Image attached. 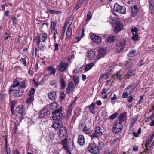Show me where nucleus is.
I'll use <instances>...</instances> for the list:
<instances>
[{
    "label": "nucleus",
    "instance_id": "nucleus-45",
    "mask_svg": "<svg viewBox=\"0 0 154 154\" xmlns=\"http://www.w3.org/2000/svg\"><path fill=\"white\" fill-rule=\"evenodd\" d=\"M73 80L76 84H78L79 82V78L77 76H74L73 77Z\"/></svg>",
    "mask_w": 154,
    "mask_h": 154
},
{
    "label": "nucleus",
    "instance_id": "nucleus-50",
    "mask_svg": "<svg viewBox=\"0 0 154 154\" xmlns=\"http://www.w3.org/2000/svg\"><path fill=\"white\" fill-rule=\"evenodd\" d=\"M20 83L21 84L20 87L22 88H25L27 86V85H26L25 81H24L23 82H21Z\"/></svg>",
    "mask_w": 154,
    "mask_h": 154
},
{
    "label": "nucleus",
    "instance_id": "nucleus-29",
    "mask_svg": "<svg viewBox=\"0 0 154 154\" xmlns=\"http://www.w3.org/2000/svg\"><path fill=\"white\" fill-rule=\"evenodd\" d=\"M126 118V113L123 112L121 114L119 117V119L120 121H125Z\"/></svg>",
    "mask_w": 154,
    "mask_h": 154
},
{
    "label": "nucleus",
    "instance_id": "nucleus-31",
    "mask_svg": "<svg viewBox=\"0 0 154 154\" xmlns=\"http://www.w3.org/2000/svg\"><path fill=\"white\" fill-rule=\"evenodd\" d=\"M94 65V64L93 63H91L87 64L84 67L85 71H87L90 69Z\"/></svg>",
    "mask_w": 154,
    "mask_h": 154
},
{
    "label": "nucleus",
    "instance_id": "nucleus-49",
    "mask_svg": "<svg viewBox=\"0 0 154 154\" xmlns=\"http://www.w3.org/2000/svg\"><path fill=\"white\" fill-rule=\"evenodd\" d=\"M129 93L128 92H125L123 93L122 97L124 98H126L128 97Z\"/></svg>",
    "mask_w": 154,
    "mask_h": 154
},
{
    "label": "nucleus",
    "instance_id": "nucleus-32",
    "mask_svg": "<svg viewBox=\"0 0 154 154\" xmlns=\"http://www.w3.org/2000/svg\"><path fill=\"white\" fill-rule=\"evenodd\" d=\"M49 74H50L51 75L54 74L55 75V74L56 72V70L55 69L53 68L51 66L49 67Z\"/></svg>",
    "mask_w": 154,
    "mask_h": 154
},
{
    "label": "nucleus",
    "instance_id": "nucleus-16",
    "mask_svg": "<svg viewBox=\"0 0 154 154\" xmlns=\"http://www.w3.org/2000/svg\"><path fill=\"white\" fill-rule=\"evenodd\" d=\"M67 131L65 127H62L60 128L59 130V135L61 137H63L66 134Z\"/></svg>",
    "mask_w": 154,
    "mask_h": 154
},
{
    "label": "nucleus",
    "instance_id": "nucleus-38",
    "mask_svg": "<svg viewBox=\"0 0 154 154\" xmlns=\"http://www.w3.org/2000/svg\"><path fill=\"white\" fill-rule=\"evenodd\" d=\"M51 26H50V28L51 29H52L53 30H55V28L56 26V23L53 21H51Z\"/></svg>",
    "mask_w": 154,
    "mask_h": 154
},
{
    "label": "nucleus",
    "instance_id": "nucleus-8",
    "mask_svg": "<svg viewBox=\"0 0 154 154\" xmlns=\"http://www.w3.org/2000/svg\"><path fill=\"white\" fill-rule=\"evenodd\" d=\"M114 10L115 11L121 14H124L126 11L125 7L122 6L117 3L115 4Z\"/></svg>",
    "mask_w": 154,
    "mask_h": 154
},
{
    "label": "nucleus",
    "instance_id": "nucleus-42",
    "mask_svg": "<svg viewBox=\"0 0 154 154\" xmlns=\"http://www.w3.org/2000/svg\"><path fill=\"white\" fill-rule=\"evenodd\" d=\"M138 36L137 33H135L133 34V36L132 37V39L134 41H136L138 39Z\"/></svg>",
    "mask_w": 154,
    "mask_h": 154
},
{
    "label": "nucleus",
    "instance_id": "nucleus-62",
    "mask_svg": "<svg viewBox=\"0 0 154 154\" xmlns=\"http://www.w3.org/2000/svg\"><path fill=\"white\" fill-rule=\"evenodd\" d=\"M81 5L82 4L80 3H78L76 5L75 7V9H76V11L79 9Z\"/></svg>",
    "mask_w": 154,
    "mask_h": 154
},
{
    "label": "nucleus",
    "instance_id": "nucleus-2",
    "mask_svg": "<svg viewBox=\"0 0 154 154\" xmlns=\"http://www.w3.org/2000/svg\"><path fill=\"white\" fill-rule=\"evenodd\" d=\"M100 148L95 143H90L88 147L89 151L93 154H97L99 152Z\"/></svg>",
    "mask_w": 154,
    "mask_h": 154
},
{
    "label": "nucleus",
    "instance_id": "nucleus-63",
    "mask_svg": "<svg viewBox=\"0 0 154 154\" xmlns=\"http://www.w3.org/2000/svg\"><path fill=\"white\" fill-rule=\"evenodd\" d=\"M15 105L14 102H12L11 103V109H14Z\"/></svg>",
    "mask_w": 154,
    "mask_h": 154
},
{
    "label": "nucleus",
    "instance_id": "nucleus-20",
    "mask_svg": "<svg viewBox=\"0 0 154 154\" xmlns=\"http://www.w3.org/2000/svg\"><path fill=\"white\" fill-rule=\"evenodd\" d=\"M131 63L130 60L124 62L123 64V67L125 69H129L130 68H132L134 66H130Z\"/></svg>",
    "mask_w": 154,
    "mask_h": 154
},
{
    "label": "nucleus",
    "instance_id": "nucleus-34",
    "mask_svg": "<svg viewBox=\"0 0 154 154\" xmlns=\"http://www.w3.org/2000/svg\"><path fill=\"white\" fill-rule=\"evenodd\" d=\"M109 76L108 73L103 74L101 75L99 77L100 80L106 79Z\"/></svg>",
    "mask_w": 154,
    "mask_h": 154
},
{
    "label": "nucleus",
    "instance_id": "nucleus-21",
    "mask_svg": "<svg viewBox=\"0 0 154 154\" xmlns=\"http://www.w3.org/2000/svg\"><path fill=\"white\" fill-rule=\"evenodd\" d=\"M154 137V131L149 135V137L146 139V146L149 145L151 143Z\"/></svg>",
    "mask_w": 154,
    "mask_h": 154
},
{
    "label": "nucleus",
    "instance_id": "nucleus-15",
    "mask_svg": "<svg viewBox=\"0 0 154 154\" xmlns=\"http://www.w3.org/2000/svg\"><path fill=\"white\" fill-rule=\"evenodd\" d=\"M123 29V25L120 22H118L116 23V26L115 27L114 31L117 33L121 31Z\"/></svg>",
    "mask_w": 154,
    "mask_h": 154
},
{
    "label": "nucleus",
    "instance_id": "nucleus-22",
    "mask_svg": "<svg viewBox=\"0 0 154 154\" xmlns=\"http://www.w3.org/2000/svg\"><path fill=\"white\" fill-rule=\"evenodd\" d=\"M71 24L69 26L66 32V36L68 39H70L71 38L72 34V28L70 27Z\"/></svg>",
    "mask_w": 154,
    "mask_h": 154
},
{
    "label": "nucleus",
    "instance_id": "nucleus-47",
    "mask_svg": "<svg viewBox=\"0 0 154 154\" xmlns=\"http://www.w3.org/2000/svg\"><path fill=\"white\" fill-rule=\"evenodd\" d=\"M11 18L12 20L13 23L16 24H17V19L16 17L14 15H12L11 16Z\"/></svg>",
    "mask_w": 154,
    "mask_h": 154
},
{
    "label": "nucleus",
    "instance_id": "nucleus-33",
    "mask_svg": "<svg viewBox=\"0 0 154 154\" xmlns=\"http://www.w3.org/2000/svg\"><path fill=\"white\" fill-rule=\"evenodd\" d=\"M60 123L59 121H55L52 125L51 127H52L54 129L57 128L60 125Z\"/></svg>",
    "mask_w": 154,
    "mask_h": 154
},
{
    "label": "nucleus",
    "instance_id": "nucleus-17",
    "mask_svg": "<svg viewBox=\"0 0 154 154\" xmlns=\"http://www.w3.org/2000/svg\"><path fill=\"white\" fill-rule=\"evenodd\" d=\"M48 112V109L45 107L41 111L38 112L39 118H42L44 117L45 116H47Z\"/></svg>",
    "mask_w": 154,
    "mask_h": 154
},
{
    "label": "nucleus",
    "instance_id": "nucleus-64",
    "mask_svg": "<svg viewBox=\"0 0 154 154\" xmlns=\"http://www.w3.org/2000/svg\"><path fill=\"white\" fill-rule=\"evenodd\" d=\"M108 90V89L106 90L105 89H104V88L102 90V92L101 93V94H106Z\"/></svg>",
    "mask_w": 154,
    "mask_h": 154
},
{
    "label": "nucleus",
    "instance_id": "nucleus-18",
    "mask_svg": "<svg viewBox=\"0 0 154 154\" xmlns=\"http://www.w3.org/2000/svg\"><path fill=\"white\" fill-rule=\"evenodd\" d=\"M136 85L133 84L128 86L125 89V91L128 92L129 94L130 95L133 91L136 88Z\"/></svg>",
    "mask_w": 154,
    "mask_h": 154
},
{
    "label": "nucleus",
    "instance_id": "nucleus-10",
    "mask_svg": "<svg viewBox=\"0 0 154 154\" xmlns=\"http://www.w3.org/2000/svg\"><path fill=\"white\" fill-rule=\"evenodd\" d=\"M69 63L65 61H62L58 66L57 68L60 71L62 72L67 69L69 67Z\"/></svg>",
    "mask_w": 154,
    "mask_h": 154
},
{
    "label": "nucleus",
    "instance_id": "nucleus-9",
    "mask_svg": "<svg viewBox=\"0 0 154 154\" xmlns=\"http://www.w3.org/2000/svg\"><path fill=\"white\" fill-rule=\"evenodd\" d=\"M103 130L99 127L97 126L94 128V132L91 135V138L100 136L103 133Z\"/></svg>",
    "mask_w": 154,
    "mask_h": 154
},
{
    "label": "nucleus",
    "instance_id": "nucleus-48",
    "mask_svg": "<svg viewBox=\"0 0 154 154\" xmlns=\"http://www.w3.org/2000/svg\"><path fill=\"white\" fill-rule=\"evenodd\" d=\"M35 89L33 88H32V89L29 91V95L31 96H33V95L34 94L35 92Z\"/></svg>",
    "mask_w": 154,
    "mask_h": 154
},
{
    "label": "nucleus",
    "instance_id": "nucleus-13",
    "mask_svg": "<svg viewBox=\"0 0 154 154\" xmlns=\"http://www.w3.org/2000/svg\"><path fill=\"white\" fill-rule=\"evenodd\" d=\"M24 93V90L22 88H18L14 90L13 95L17 97L22 96Z\"/></svg>",
    "mask_w": 154,
    "mask_h": 154
},
{
    "label": "nucleus",
    "instance_id": "nucleus-60",
    "mask_svg": "<svg viewBox=\"0 0 154 154\" xmlns=\"http://www.w3.org/2000/svg\"><path fill=\"white\" fill-rule=\"evenodd\" d=\"M91 14H88L87 16V18L86 19V20H88L91 19Z\"/></svg>",
    "mask_w": 154,
    "mask_h": 154
},
{
    "label": "nucleus",
    "instance_id": "nucleus-30",
    "mask_svg": "<svg viewBox=\"0 0 154 154\" xmlns=\"http://www.w3.org/2000/svg\"><path fill=\"white\" fill-rule=\"evenodd\" d=\"M137 117H133L132 118L130 122V124L129 125L130 128H132L136 122L137 120Z\"/></svg>",
    "mask_w": 154,
    "mask_h": 154
},
{
    "label": "nucleus",
    "instance_id": "nucleus-55",
    "mask_svg": "<svg viewBox=\"0 0 154 154\" xmlns=\"http://www.w3.org/2000/svg\"><path fill=\"white\" fill-rule=\"evenodd\" d=\"M21 62L24 65L26 66V60L25 58H22L20 60Z\"/></svg>",
    "mask_w": 154,
    "mask_h": 154
},
{
    "label": "nucleus",
    "instance_id": "nucleus-46",
    "mask_svg": "<svg viewBox=\"0 0 154 154\" xmlns=\"http://www.w3.org/2000/svg\"><path fill=\"white\" fill-rule=\"evenodd\" d=\"M5 151L7 152L8 150H9V149H8L7 148V136H5Z\"/></svg>",
    "mask_w": 154,
    "mask_h": 154
},
{
    "label": "nucleus",
    "instance_id": "nucleus-24",
    "mask_svg": "<svg viewBox=\"0 0 154 154\" xmlns=\"http://www.w3.org/2000/svg\"><path fill=\"white\" fill-rule=\"evenodd\" d=\"M56 97V93L54 91H51L49 93V98L51 100H54Z\"/></svg>",
    "mask_w": 154,
    "mask_h": 154
},
{
    "label": "nucleus",
    "instance_id": "nucleus-52",
    "mask_svg": "<svg viewBox=\"0 0 154 154\" xmlns=\"http://www.w3.org/2000/svg\"><path fill=\"white\" fill-rule=\"evenodd\" d=\"M20 84V83L18 82H16L15 81L14 82L13 84L11 86L13 88H15V87L18 86Z\"/></svg>",
    "mask_w": 154,
    "mask_h": 154
},
{
    "label": "nucleus",
    "instance_id": "nucleus-1",
    "mask_svg": "<svg viewBox=\"0 0 154 154\" xmlns=\"http://www.w3.org/2000/svg\"><path fill=\"white\" fill-rule=\"evenodd\" d=\"M61 144L63 147L66 150H68L69 149H72L73 147V139H68L65 137L62 140Z\"/></svg>",
    "mask_w": 154,
    "mask_h": 154
},
{
    "label": "nucleus",
    "instance_id": "nucleus-23",
    "mask_svg": "<svg viewBox=\"0 0 154 154\" xmlns=\"http://www.w3.org/2000/svg\"><path fill=\"white\" fill-rule=\"evenodd\" d=\"M59 80L61 88L62 89H64L65 88L66 85V82L65 81V79L62 77H60L59 78Z\"/></svg>",
    "mask_w": 154,
    "mask_h": 154
},
{
    "label": "nucleus",
    "instance_id": "nucleus-43",
    "mask_svg": "<svg viewBox=\"0 0 154 154\" xmlns=\"http://www.w3.org/2000/svg\"><path fill=\"white\" fill-rule=\"evenodd\" d=\"M117 113H115L112 115L109 116V118L110 119H114L116 118L117 116Z\"/></svg>",
    "mask_w": 154,
    "mask_h": 154
},
{
    "label": "nucleus",
    "instance_id": "nucleus-4",
    "mask_svg": "<svg viewBox=\"0 0 154 154\" xmlns=\"http://www.w3.org/2000/svg\"><path fill=\"white\" fill-rule=\"evenodd\" d=\"M47 34L45 33L38 35L35 37V42L37 45H39L40 42H45V40L47 39Z\"/></svg>",
    "mask_w": 154,
    "mask_h": 154
},
{
    "label": "nucleus",
    "instance_id": "nucleus-36",
    "mask_svg": "<svg viewBox=\"0 0 154 154\" xmlns=\"http://www.w3.org/2000/svg\"><path fill=\"white\" fill-rule=\"evenodd\" d=\"M49 13H51L53 14H61L62 12L61 11L49 10Z\"/></svg>",
    "mask_w": 154,
    "mask_h": 154
},
{
    "label": "nucleus",
    "instance_id": "nucleus-35",
    "mask_svg": "<svg viewBox=\"0 0 154 154\" xmlns=\"http://www.w3.org/2000/svg\"><path fill=\"white\" fill-rule=\"evenodd\" d=\"M72 110V106L70 105L67 109V115L68 116H70L71 114Z\"/></svg>",
    "mask_w": 154,
    "mask_h": 154
},
{
    "label": "nucleus",
    "instance_id": "nucleus-40",
    "mask_svg": "<svg viewBox=\"0 0 154 154\" xmlns=\"http://www.w3.org/2000/svg\"><path fill=\"white\" fill-rule=\"evenodd\" d=\"M115 37L114 36H110L108 37L106 40L107 42H112L114 39Z\"/></svg>",
    "mask_w": 154,
    "mask_h": 154
},
{
    "label": "nucleus",
    "instance_id": "nucleus-7",
    "mask_svg": "<svg viewBox=\"0 0 154 154\" xmlns=\"http://www.w3.org/2000/svg\"><path fill=\"white\" fill-rule=\"evenodd\" d=\"M86 56L87 58L89 60H93L96 61L98 59H97L96 57H95V53L94 51L92 50H88L86 53Z\"/></svg>",
    "mask_w": 154,
    "mask_h": 154
},
{
    "label": "nucleus",
    "instance_id": "nucleus-61",
    "mask_svg": "<svg viewBox=\"0 0 154 154\" xmlns=\"http://www.w3.org/2000/svg\"><path fill=\"white\" fill-rule=\"evenodd\" d=\"M47 77V76H45L42 78V82H43L44 83V82H47L48 79V77H47Z\"/></svg>",
    "mask_w": 154,
    "mask_h": 154
},
{
    "label": "nucleus",
    "instance_id": "nucleus-14",
    "mask_svg": "<svg viewBox=\"0 0 154 154\" xmlns=\"http://www.w3.org/2000/svg\"><path fill=\"white\" fill-rule=\"evenodd\" d=\"M126 44L125 41V40H123L119 42L116 45L117 49L118 52H120L123 49L125 46Z\"/></svg>",
    "mask_w": 154,
    "mask_h": 154
},
{
    "label": "nucleus",
    "instance_id": "nucleus-57",
    "mask_svg": "<svg viewBox=\"0 0 154 154\" xmlns=\"http://www.w3.org/2000/svg\"><path fill=\"white\" fill-rule=\"evenodd\" d=\"M82 131L85 133L88 134L89 131V130L88 129H87L86 127H85L83 128Z\"/></svg>",
    "mask_w": 154,
    "mask_h": 154
},
{
    "label": "nucleus",
    "instance_id": "nucleus-56",
    "mask_svg": "<svg viewBox=\"0 0 154 154\" xmlns=\"http://www.w3.org/2000/svg\"><path fill=\"white\" fill-rule=\"evenodd\" d=\"M42 45L39 47V49L41 51H43L46 49V47L44 44H42Z\"/></svg>",
    "mask_w": 154,
    "mask_h": 154
},
{
    "label": "nucleus",
    "instance_id": "nucleus-41",
    "mask_svg": "<svg viewBox=\"0 0 154 154\" xmlns=\"http://www.w3.org/2000/svg\"><path fill=\"white\" fill-rule=\"evenodd\" d=\"M117 96L114 94L113 96L111 98V102L113 103L114 104L116 102V100L117 99Z\"/></svg>",
    "mask_w": 154,
    "mask_h": 154
},
{
    "label": "nucleus",
    "instance_id": "nucleus-6",
    "mask_svg": "<svg viewBox=\"0 0 154 154\" xmlns=\"http://www.w3.org/2000/svg\"><path fill=\"white\" fill-rule=\"evenodd\" d=\"M122 123L120 122H117L115 123L113 126V132L115 134L118 133L122 130Z\"/></svg>",
    "mask_w": 154,
    "mask_h": 154
},
{
    "label": "nucleus",
    "instance_id": "nucleus-3",
    "mask_svg": "<svg viewBox=\"0 0 154 154\" xmlns=\"http://www.w3.org/2000/svg\"><path fill=\"white\" fill-rule=\"evenodd\" d=\"M62 107H61L52 112V113L53 115L52 116L53 120H60L62 118L63 116V114L62 112Z\"/></svg>",
    "mask_w": 154,
    "mask_h": 154
},
{
    "label": "nucleus",
    "instance_id": "nucleus-39",
    "mask_svg": "<svg viewBox=\"0 0 154 154\" xmlns=\"http://www.w3.org/2000/svg\"><path fill=\"white\" fill-rule=\"evenodd\" d=\"M132 74L131 71L129 70L127 74L125 76L124 78L125 79H128L131 76V74Z\"/></svg>",
    "mask_w": 154,
    "mask_h": 154
},
{
    "label": "nucleus",
    "instance_id": "nucleus-25",
    "mask_svg": "<svg viewBox=\"0 0 154 154\" xmlns=\"http://www.w3.org/2000/svg\"><path fill=\"white\" fill-rule=\"evenodd\" d=\"M74 88L73 87V83L72 82H70L69 84L68 88L66 89V92L68 93L72 91V89Z\"/></svg>",
    "mask_w": 154,
    "mask_h": 154
},
{
    "label": "nucleus",
    "instance_id": "nucleus-26",
    "mask_svg": "<svg viewBox=\"0 0 154 154\" xmlns=\"http://www.w3.org/2000/svg\"><path fill=\"white\" fill-rule=\"evenodd\" d=\"M115 80H117L118 79H119L120 80H121L122 78V73L120 71H117L115 75H114L113 77Z\"/></svg>",
    "mask_w": 154,
    "mask_h": 154
},
{
    "label": "nucleus",
    "instance_id": "nucleus-11",
    "mask_svg": "<svg viewBox=\"0 0 154 154\" xmlns=\"http://www.w3.org/2000/svg\"><path fill=\"white\" fill-rule=\"evenodd\" d=\"M106 47L100 48L98 51V54L96 56L97 59H99L103 57L106 53Z\"/></svg>",
    "mask_w": 154,
    "mask_h": 154
},
{
    "label": "nucleus",
    "instance_id": "nucleus-27",
    "mask_svg": "<svg viewBox=\"0 0 154 154\" xmlns=\"http://www.w3.org/2000/svg\"><path fill=\"white\" fill-rule=\"evenodd\" d=\"M95 106V103H92L91 105L88 106V108L90 112L93 114L94 113V107Z\"/></svg>",
    "mask_w": 154,
    "mask_h": 154
},
{
    "label": "nucleus",
    "instance_id": "nucleus-51",
    "mask_svg": "<svg viewBox=\"0 0 154 154\" xmlns=\"http://www.w3.org/2000/svg\"><path fill=\"white\" fill-rule=\"evenodd\" d=\"M84 35V29H82V33L81 35V37L79 36H78V37H76V39L78 40V41H79L81 39V38Z\"/></svg>",
    "mask_w": 154,
    "mask_h": 154
},
{
    "label": "nucleus",
    "instance_id": "nucleus-19",
    "mask_svg": "<svg viewBox=\"0 0 154 154\" xmlns=\"http://www.w3.org/2000/svg\"><path fill=\"white\" fill-rule=\"evenodd\" d=\"M77 142L81 146H82L85 143V138L83 135H79Z\"/></svg>",
    "mask_w": 154,
    "mask_h": 154
},
{
    "label": "nucleus",
    "instance_id": "nucleus-53",
    "mask_svg": "<svg viewBox=\"0 0 154 154\" xmlns=\"http://www.w3.org/2000/svg\"><path fill=\"white\" fill-rule=\"evenodd\" d=\"M99 146L98 147L100 148V150L102 149L104 146V143L103 142H101L99 143Z\"/></svg>",
    "mask_w": 154,
    "mask_h": 154
},
{
    "label": "nucleus",
    "instance_id": "nucleus-28",
    "mask_svg": "<svg viewBox=\"0 0 154 154\" xmlns=\"http://www.w3.org/2000/svg\"><path fill=\"white\" fill-rule=\"evenodd\" d=\"M58 106V103L56 102H54L51 103L49 106L50 109L52 110L56 109Z\"/></svg>",
    "mask_w": 154,
    "mask_h": 154
},
{
    "label": "nucleus",
    "instance_id": "nucleus-59",
    "mask_svg": "<svg viewBox=\"0 0 154 154\" xmlns=\"http://www.w3.org/2000/svg\"><path fill=\"white\" fill-rule=\"evenodd\" d=\"M137 29L136 28H132L131 30V31L133 34L135 33H137Z\"/></svg>",
    "mask_w": 154,
    "mask_h": 154
},
{
    "label": "nucleus",
    "instance_id": "nucleus-12",
    "mask_svg": "<svg viewBox=\"0 0 154 154\" xmlns=\"http://www.w3.org/2000/svg\"><path fill=\"white\" fill-rule=\"evenodd\" d=\"M92 34L90 36V38L92 41L97 43H99L101 42L102 38L101 37L91 33L90 34Z\"/></svg>",
    "mask_w": 154,
    "mask_h": 154
},
{
    "label": "nucleus",
    "instance_id": "nucleus-5",
    "mask_svg": "<svg viewBox=\"0 0 154 154\" xmlns=\"http://www.w3.org/2000/svg\"><path fill=\"white\" fill-rule=\"evenodd\" d=\"M16 112H17L19 116L22 118H23L26 115L25 108L23 105H20L17 106L15 110Z\"/></svg>",
    "mask_w": 154,
    "mask_h": 154
},
{
    "label": "nucleus",
    "instance_id": "nucleus-37",
    "mask_svg": "<svg viewBox=\"0 0 154 154\" xmlns=\"http://www.w3.org/2000/svg\"><path fill=\"white\" fill-rule=\"evenodd\" d=\"M34 100V96H31L26 100V102L27 103L31 104L32 103Z\"/></svg>",
    "mask_w": 154,
    "mask_h": 154
},
{
    "label": "nucleus",
    "instance_id": "nucleus-58",
    "mask_svg": "<svg viewBox=\"0 0 154 154\" xmlns=\"http://www.w3.org/2000/svg\"><path fill=\"white\" fill-rule=\"evenodd\" d=\"M149 7H151L154 3V0H148Z\"/></svg>",
    "mask_w": 154,
    "mask_h": 154
},
{
    "label": "nucleus",
    "instance_id": "nucleus-44",
    "mask_svg": "<svg viewBox=\"0 0 154 154\" xmlns=\"http://www.w3.org/2000/svg\"><path fill=\"white\" fill-rule=\"evenodd\" d=\"M50 84L52 86L54 87H56L57 86V83L56 81L53 80L51 81L50 82Z\"/></svg>",
    "mask_w": 154,
    "mask_h": 154
},
{
    "label": "nucleus",
    "instance_id": "nucleus-54",
    "mask_svg": "<svg viewBox=\"0 0 154 154\" xmlns=\"http://www.w3.org/2000/svg\"><path fill=\"white\" fill-rule=\"evenodd\" d=\"M133 100V97L132 95H130L127 98V100L128 102L130 103L132 102Z\"/></svg>",
    "mask_w": 154,
    "mask_h": 154
}]
</instances>
